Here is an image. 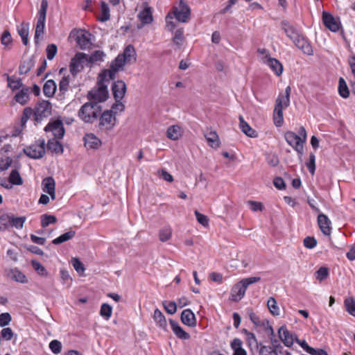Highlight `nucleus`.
I'll list each match as a JSON object with an SVG mask.
<instances>
[{
  "label": "nucleus",
  "mask_w": 355,
  "mask_h": 355,
  "mask_svg": "<svg viewBox=\"0 0 355 355\" xmlns=\"http://www.w3.org/2000/svg\"><path fill=\"white\" fill-rule=\"evenodd\" d=\"M291 87L288 86L284 94H279L275 101L273 112V120L277 127H280L284 123L283 110L290 105Z\"/></svg>",
  "instance_id": "1"
},
{
  "label": "nucleus",
  "mask_w": 355,
  "mask_h": 355,
  "mask_svg": "<svg viewBox=\"0 0 355 355\" xmlns=\"http://www.w3.org/2000/svg\"><path fill=\"white\" fill-rule=\"evenodd\" d=\"M298 134L288 131L284 135L287 144L291 146L301 156L304 151V144L306 140V132L304 127H300Z\"/></svg>",
  "instance_id": "2"
},
{
  "label": "nucleus",
  "mask_w": 355,
  "mask_h": 355,
  "mask_svg": "<svg viewBox=\"0 0 355 355\" xmlns=\"http://www.w3.org/2000/svg\"><path fill=\"white\" fill-rule=\"evenodd\" d=\"M260 280V277H249L242 279L232 287L230 297V300L234 302L240 301L244 297L248 287L251 284L259 282Z\"/></svg>",
  "instance_id": "3"
},
{
  "label": "nucleus",
  "mask_w": 355,
  "mask_h": 355,
  "mask_svg": "<svg viewBox=\"0 0 355 355\" xmlns=\"http://www.w3.org/2000/svg\"><path fill=\"white\" fill-rule=\"evenodd\" d=\"M101 107L96 103H86L78 112L79 118L85 123H92L101 114Z\"/></svg>",
  "instance_id": "4"
},
{
  "label": "nucleus",
  "mask_w": 355,
  "mask_h": 355,
  "mask_svg": "<svg viewBox=\"0 0 355 355\" xmlns=\"http://www.w3.org/2000/svg\"><path fill=\"white\" fill-rule=\"evenodd\" d=\"M47 8V1L46 0H43L41 3L40 9L37 14V20L35 32V43H38L40 42V40L42 37L44 33Z\"/></svg>",
  "instance_id": "5"
},
{
  "label": "nucleus",
  "mask_w": 355,
  "mask_h": 355,
  "mask_svg": "<svg viewBox=\"0 0 355 355\" xmlns=\"http://www.w3.org/2000/svg\"><path fill=\"white\" fill-rule=\"evenodd\" d=\"M52 105L48 101H42L38 102L33 110V119L37 123H41L51 114Z\"/></svg>",
  "instance_id": "6"
},
{
  "label": "nucleus",
  "mask_w": 355,
  "mask_h": 355,
  "mask_svg": "<svg viewBox=\"0 0 355 355\" xmlns=\"http://www.w3.org/2000/svg\"><path fill=\"white\" fill-rule=\"evenodd\" d=\"M258 53L261 55L262 62L266 64L277 76L283 72V65L277 59L270 58L266 49H259Z\"/></svg>",
  "instance_id": "7"
},
{
  "label": "nucleus",
  "mask_w": 355,
  "mask_h": 355,
  "mask_svg": "<svg viewBox=\"0 0 355 355\" xmlns=\"http://www.w3.org/2000/svg\"><path fill=\"white\" fill-rule=\"evenodd\" d=\"M85 67H89L87 64V55L85 53H77L71 60L69 64L70 73L76 76Z\"/></svg>",
  "instance_id": "8"
},
{
  "label": "nucleus",
  "mask_w": 355,
  "mask_h": 355,
  "mask_svg": "<svg viewBox=\"0 0 355 355\" xmlns=\"http://www.w3.org/2000/svg\"><path fill=\"white\" fill-rule=\"evenodd\" d=\"M25 154L33 159H39L44 156L45 153V140L39 139L31 146L24 149Z\"/></svg>",
  "instance_id": "9"
},
{
  "label": "nucleus",
  "mask_w": 355,
  "mask_h": 355,
  "mask_svg": "<svg viewBox=\"0 0 355 355\" xmlns=\"http://www.w3.org/2000/svg\"><path fill=\"white\" fill-rule=\"evenodd\" d=\"M44 131L55 139H62L65 132L63 123L60 120L49 122L44 128Z\"/></svg>",
  "instance_id": "10"
},
{
  "label": "nucleus",
  "mask_w": 355,
  "mask_h": 355,
  "mask_svg": "<svg viewBox=\"0 0 355 355\" xmlns=\"http://www.w3.org/2000/svg\"><path fill=\"white\" fill-rule=\"evenodd\" d=\"M116 123V116L112 110L105 111L100 117L99 125L106 130H112Z\"/></svg>",
  "instance_id": "11"
},
{
  "label": "nucleus",
  "mask_w": 355,
  "mask_h": 355,
  "mask_svg": "<svg viewBox=\"0 0 355 355\" xmlns=\"http://www.w3.org/2000/svg\"><path fill=\"white\" fill-rule=\"evenodd\" d=\"M278 337L286 347H291L297 340L295 334L291 332L286 325L280 327L278 329Z\"/></svg>",
  "instance_id": "12"
},
{
  "label": "nucleus",
  "mask_w": 355,
  "mask_h": 355,
  "mask_svg": "<svg viewBox=\"0 0 355 355\" xmlns=\"http://www.w3.org/2000/svg\"><path fill=\"white\" fill-rule=\"evenodd\" d=\"M173 15L180 22H186L190 15V8L183 1H180L178 5L173 8Z\"/></svg>",
  "instance_id": "13"
},
{
  "label": "nucleus",
  "mask_w": 355,
  "mask_h": 355,
  "mask_svg": "<svg viewBox=\"0 0 355 355\" xmlns=\"http://www.w3.org/2000/svg\"><path fill=\"white\" fill-rule=\"evenodd\" d=\"M88 98L96 102H103L108 98L107 87L101 85L97 88H94L88 93Z\"/></svg>",
  "instance_id": "14"
},
{
  "label": "nucleus",
  "mask_w": 355,
  "mask_h": 355,
  "mask_svg": "<svg viewBox=\"0 0 355 355\" xmlns=\"http://www.w3.org/2000/svg\"><path fill=\"white\" fill-rule=\"evenodd\" d=\"M322 21L324 26L332 32H337L340 28L339 18L334 17L328 12H322Z\"/></svg>",
  "instance_id": "15"
},
{
  "label": "nucleus",
  "mask_w": 355,
  "mask_h": 355,
  "mask_svg": "<svg viewBox=\"0 0 355 355\" xmlns=\"http://www.w3.org/2000/svg\"><path fill=\"white\" fill-rule=\"evenodd\" d=\"M291 40L304 54L308 55H312L313 54L312 46L302 35L298 33Z\"/></svg>",
  "instance_id": "16"
},
{
  "label": "nucleus",
  "mask_w": 355,
  "mask_h": 355,
  "mask_svg": "<svg viewBox=\"0 0 355 355\" xmlns=\"http://www.w3.org/2000/svg\"><path fill=\"white\" fill-rule=\"evenodd\" d=\"M75 40L78 46L83 49H87L91 44V34L85 30H78L73 33Z\"/></svg>",
  "instance_id": "17"
},
{
  "label": "nucleus",
  "mask_w": 355,
  "mask_h": 355,
  "mask_svg": "<svg viewBox=\"0 0 355 355\" xmlns=\"http://www.w3.org/2000/svg\"><path fill=\"white\" fill-rule=\"evenodd\" d=\"M138 18L142 26L147 24H150L153 22V9L148 6L147 3H144V8L139 12Z\"/></svg>",
  "instance_id": "18"
},
{
  "label": "nucleus",
  "mask_w": 355,
  "mask_h": 355,
  "mask_svg": "<svg viewBox=\"0 0 355 355\" xmlns=\"http://www.w3.org/2000/svg\"><path fill=\"white\" fill-rule=\"evenodd\" d=\"M318 224L321 232L325 236H330L331 234V222L328 216L324 214L318 216Z\"/></svg>",
  "instance_id": "19"
},
{
  "label": "nucleus",
  "mask_w": 355,
  "mask_h": 355,
  "mask_svg": "<svg viewBox=\"0 0 355 355\" xmlns=\"http://www.w3.org/2000/svg\"><path fill=\"white\" fill-rule=\"evenodd\" d=\"M6 276L16 282L26 284L28 282L26 276L18 268H7L5 270Z\"/></svg>",
  "instance_id": "20"
},
{
  "label": "nucleus",
  "mask_w": 355,
  "mask_h": 355,
  "mask_svg": "<svg viewBox=\"0 0 355 355\" xmlns=\"http://www.w3.org/2000/svg\"><path fill=\"white\" fill-rule=\"evenodd\" d=\"M84 145L88 150H96L102 144L101 139L93 133H87L84 138Z\"/></svg>",
  "instance_id": "21"
},
{
  "label": "nucleus",
  "mask_w": 355,
  "mask_h": 355,
  "mask_svg": "<svg viewBox=\"0 0 355 355\" xmlns=\"http://www.w3.org/2000/svg\"><path fill=\"white\" fill-rule=\"evenodd\" d=\"M42 188L44 193L50 196L51 200H54L55 199V182L53 178H44L42 182Z\"/></svg>",
  "instance_id": "22"
},
{
  "label": "nucleus",
  "mask_w": 355,
  "mask_h": 355,
  "mask_svg": "<svg viewBox=\"0 0 355 355\" xmlns=\"http://www.w3.org/2000/svg\"><path fill=\"white\" fill-rule=\"evenodd\" d=\"M249 318L256 328L268 329L271 331L272 334L273 333V329L270 325L269 321L265 319L261 320L259 315H257L252 310L249 312Z\"/></svg>",
  "instance_id": "23"
},
{
  "label": "nucleus",
  "mask_w": 355,
  "mask_h": 355,
  "mask_svg": "<svg viewBox=\"0 0 355 355\" xmlns=\"http://www.w3.org/2000/svg\"><path fill=\"white\" fill-rule=\"evenodd\" d=\"M126 85L122 80L115 81L112 86V91L115 100L123 99L126 93Z\"/></svg>",
  "instance_id": "24"
},
{
  "label": "nucleus",
  "mask_w": 355,
  "mask_h": 355,
  "mask_svg": "<svg viewBox=\"0 0 355 355\" xmlns=\"http://www.w3.org/2000/svg\"><path fill=\"white\" fill-rule=\"evenodd\" d=\"M119 55H121V58L126 62V64L133 63L137 60V53L135 47L129 44L128 45L123 52Z\"/></svg>",
  "instance_id": "25"
},
{
  "label": "nucleus",
  "mask_w": 355,
  "mask_h": 355,
  "mask_svg": "<svg viewBox=\"0 0 355 355\" xmlns=\"http://www.w3.org/2000/svg\"><path fill=\"white\" fill-rule=\"evenodd\" d=\"M181 320L187 326L191 327L196 326V318L191 309H185L182 312Z\"/></svg>",
  "instance_id": "26"
},
{
  "label": "nucleus",
  "mask_w": 355,
  "mask_h": 355,
  "mask_svg": "<svg viewBox=\"0 0 355 355\" xmlns=\"http://www.w3.org/2000/svg\"><path fill=\"white\" fill-rule=\"evenodd\" d=\"M204 136L209 147L212 148H218L220 147L221 143L216 131L209 130L205 133Z\"/></svg>",
  "instance_id": "27"
},
{
  "label": "nucleus",
  "mask_w": 355,
  "mask_h": 355,
  "mask_svg": "<svg viewBox=\"0 0 355 355\" xmlns=\"http://www.w3.org/2000/svg\"><path fill=\"white\" fill-rule=\"evenodd\" d=\"M105 55V53L103 51H95L89 56L87 55V64L89 67L99 64L104 61Z\"/></svg>",
  "instance_id": "28"
},
{
  "label": "nucleus",
  "mask_w": 355,
  "mask_h": 355,
  "mask_svg": "<svg viewBox=\"0 0 355 355\" xmlns=\"http://www.w3.org/2000/svg\"><path fill=\"white\" fill-rule=\"evenodd\" d=\"M183 135V129L179 125H172L166 130L167 137L173 141L180 139Z\"/></svg>",
  "instance_id": "29"
},
{
  "label": "nucleus",
  "mask_w": 355,
  "mask_h": 355,
  "mask_svg": "<svg viewBox=\"0 0 355 355\" xmlns=\"http://www.w3.org/2000/svg\"><path fill=\"white\" fill-rule=\"evenodd\" d=\"M230 348L232 351V355H247V352L243 347V341L240 338H234L230 343Z\"/></svg>",
  "instance_id": "30"
},
{
  "label": "nucleus",
  "mask_w": 355,
  "mask_h": 355,
  "mask_svg": "<svg viewBox=\"0 0 355 355\" xmlns=\"http://www.w3.org/2000/svg\"><path fill=\"white\" fill-rule=\"evenodd\" d=\"M153 318V320H154L156 325L159 329H162L164 331H167L166 319L165 316L164 315V314L162 313V312L159 309H155Z\"/></svg>",
  "instance_id": "31"
},
{
  "label": "nucleus",
  "mask_w": 355,
  "mask_h": 355,
  "mask_svg": "<svg viewBox=\"0 0 355 355\" xmlns=\"http://www.w3.org/2000/svg\"><path fill=\"white\" fill-rule=\"evenodd\" d=\"M239 128L242 132L246 136L255 138L257 137V132L246 122L242 116H239Z\"/></svg>",
  "instance_id": "32"
},
{
  "label": "nucleus",
  "mask_w": 355,
  "mask_h": 355,
  "mask_svg": "<svg viewBox=\"0 0 355 355\" xmlns=\"http://www.w3.org/2000/svg\"><path fill=\"white\" fill-rule=\"evenodd\" d=\"M172 330L175 335L182 340H188L190 338V336L188 333H187L178 324V322L175 320H169Z\"/></svg>",
  "instance_id": "33"
},
{
  "label": "nucleus",
  "mask_w": 355,
  "mask_h": 355,
  "mask_svg": "<svg viewBox=\"0 0 355 355\" xmlns=\"http://www.w3.org/2000/svg\"><path fill=\"white\" fill-rule=\"evenodd\" d=\"M241 333L245 336V342L250 349L258 347V341L253 333L246 329H243Z\"/></svg>",
  "instance_id": "34"
},
{
  "label": "nucleus",
  "mask_w": 355,
  "mask_h": 355,
  "mask_svg": "<svg viewBox=\"0 0 355 355\" xmlns=\"http://www.w3.org/2000/svg\"><path fill=\"white\" fill-rule=\"evenodd\" d=\"M29 28L30 24L28 22H23L17 26V32L24 45H27L28 43Z\"/></svg>",
  "instance_id": "35"
},
{
  "label": "nucleus",
  "mask_w": 355,
  "mask_h": 355,
  "mask_svg": "<svg viewBox=\"0 0 355 355\" xmlns=\"http://www.w3.org/2000/svg\"><path fill=\"white\" fill-rule=\"evenodd\" d=\"M57 85L54 80H48L44 85L43 92L47 97H52L55 93Z\"/></svg>",
  "instance_id": "36"
},
{
  "label": "nucleus",
  "mask_w": 355,
  "mask_h": 355,
  "mask_svg": "<svg viewBox=\"0 0 355 355\" xmlns=\"http://www.w3.org/2000/svg\"><path fill=\"white\" fill-rule=\"evenodd\" d=\"M15 101L21 105L26 104L29 101L28 89L22 88L15 96Z\"/></svg>",
  "instance_id": "37"
},
{
  "label": "nucleus",
  "mask_w": 355,
  "mask_h": 355,
  "mask_svg": "<svg viewBox=\"0 0 355 355\" xmlns=\"http://www.w3.org/2000/svg\"><path fill=\"white\" fill-rule=\"evenodd\" d=\"M126 64V62L121 58V55H119L110 64V69L115 73H117L119 71L123 70V67Z\"/></svg>",
  "instance_id": "38"
},
{
  "label": "nucleus",
  "mask_w": 355,
  "mask_h": 355,
  "mask_svg": "<svg viewBox=\"0 0 355 355\" xmlns=\"http://www.w3.org/2000/svg\"><path fill=\"white\" fill-rule=\"evenodd\" d=\"M48 148L55 154H62L64 148L62 145L57 140L53 139H49L47 144Z\"/></svg>",
  "instance_id": "39"
},
{
  "label": "nucleus",
  "mask_w": 355,
  "mask_h": 355,
  "mask_svg": "<svg viewBox=\"0 0 355 355\" xmlns=\"http://www.w3.org/2000/svg\"><path fill=\"white\" fill-rule=\"evenodd\" d=\"M267 306L270 313L275 316L280 315V310L277 305L276 300L273 297H270L267 301Z\"/></svg>",
  "instance_id": "40"
},
{
  "label": "nucleus",
  "mask_w": 355,
  "mask_h": 355,
  "mask_svg": "<svg viewBox=\"0 0 355 355\" xmlns=\"http://www.w3.org/2000/svg\"><path fill=\"white\" fill-rule=\"evenodd\" d=\"M8 178L12 187L20 186L23 184V179L17 170H12L8 176Z\"/></svg>",
  "instance_id": "41"
},
{
  "label": "nucleus",
  "mask_w": 355,
  "mask_h": 355,
  "mask_svg": "<svg viewBox=\"0 0 355 355\" xmlns=\"http://www.w3.org/2000/svg\"><path fill=\"white\" fill-rule=\"evenodd\" d=\"M75 235L76 232L71 230L55 238V239L53 240L52 243L55 245H58L64 242H66L69 240H71L75 236Z\"/></svg>",
  "instance_id": "42"
},
{
  "label": "nucleus",
  "mask_w": 355,
  "mask_h": 355,
  "mask_svg": "<svg viewBox=\"0 0 355 355\" xmlns=\"http://www.w3.org/2000/svg\"><path fill=\"white\" fill-rule=\"evenodd\" d=\"M338 93L343 98H347L349 96V90L343 78H340L338 81Z\"/></svg>",
  "instance_id": "43"
},
{
  "label": "nucleus",
  "mask_w": 355,
  "mask_h": 355,
  "mask_svg": "<svg viewBox=\"0 0 355 355\" xmlns=\"http://www.w3.org/2000/svg\"><path fill=\"white\" fill-rule=\"evenodd\" d=\"M7 80L8 87L13 91L24 88L20 78L8 76Z\"/></svg>",
  "instance_id": "44"
},
{
  "label": "nucleus",
  "mask_w": 355,
  "mask_h": 355,
  "mask_svg": "<svg viewBox=\"0 0 355 355\" xmlns=\"http://www.w3.org/2000/svg\"><path fill=\"white\" fill-rule=\"evenodd\" d=\"M172 236V229L169 226H165L159 231V239L162 242H166Z\"/></svg>",
  "instance_id": "45"
},
{
  "label": "nucleus",
  "mask_w": 355,
  "mask_h": 355,
  "mask_svg": "<svg viewBox=\"0 0 355 355\" xmlns=\"http://www.w3.org/2000/svg\"><path fill=\"white\" fill-rule=\"evenodd\" d=\"M60 279L62 284L66 286L67 288H70L73 283V279L70 276L69 272L65 269H60Z\"/></svg>",
  "instance_id": "46"
},
{
  "label": "nucleus",
  "mask_w": 355,
  "mask_h": 355,
  "mask_svg": "<svg viewBox=\"0 0 355 355\" xmlns=\"http://www.w3.org/2000/svg\"><path fill=\"white\" fill-rule=\"evenodd\" d=\"M116 74V73H114L111 69H105L102 71L98 76L99 81L101 83V85H103L104 82L114 79Z\"/></svg>",
  "instance_id": "47"
},
{
  "label": "nucleus",
  "mask_w": 355,
  "mask_h": 355,
  "mask_svg": "<svg viewBox=\"0 0 355 355\" xmlns=\"http://www.w3.org/2000/svg\"><path fill=\"white\" fill-rule=\"evenodd\" d=\"M12 214H3L0 216V231H5L11 225Z\"/></svg>",
  "instance_id": "48"
},
{
  "label": "nucleus",
  "mask_w": 355,
  "mask_h": 355,
  "mask_svg": "<svg viewBox=\"0 0 355 355\" xmlns=\"http://www.w3.org/2000/svg\"><path fill=\"white\" fill-rule=\"evenodd\" d=\"M1 43L6 49H10L12 44V38L8 31H4L1 37Z\"/></svg>",
  "instance_id": "49"
},
{
  "label": "nucleus",
  "mask_w": 355,
  "mask_h": 355,
  "mask_svg": "<svg viewBox=\"0 0 355 355\" xmlns=\"http://www.w3.org/2000/svg\"><path fill=\"white\" fill-rule=\"evenodd\" d=\"M112 314V307L107 303L103 304L100 309L101 316L105 320H108L111 318Z\"/></svg>",
  "instance_id": "50"
},
{
  "label": "nucleus",
  "mask_w": 355,
  "mask_h": 355,
  "mask_svg": "<svg viewBox=\"0 0 355 355\" xmlns=\"http://www.w3.org/2000/svg\"><path fill=\"white\" fill-rule=\"evenodd\" d=\"M26 220V218L25 216L16 217L12 214L10 226L14 227L17 230H21L23 228Z\"/></svg>",
  "instance_id": "51"
},
{
  "label": "nucleus",
  "mask_w": 355,
  "mask_h": 355,
  "mask_svg": "<svg viewBox=\"0 0 355 355\" xmlns=\"http://www.w3.org/2000/svg\"><path fill=\"white\" fill-rule=\"evenodd\" d=\"M31 265L39 275L42 277H47L49 275L46 269L39 261L33 260L31 261Z\"/></svg>",
  "instance_id": "52"
},
{
  "label": "nucleus",
  "mask_w": 355,
  "mask_h": 355,
  "mask_svg": "<svg viewBox=\"0 0 355 355\" xmlns=\"http://www.w3.org/2000/svg\"><path fill=\"white\" fill-rule=\"evenodd\" d=\"M110 8L106 3L102 1L101 3V16L99 20L106 21L110 19Z\"/></svg>",
  "instance_id": "53"
},
{
  "label": "nucleus",
  "mask_w": 355,
  "mask_h": 355,
  "mask_svg": "<svg viewBox=\"0 0 355 355\" xmlns=\"http://www.w3.org/2000/svg\"><path fill=\"white\" fill-rule=\"evenodd\" d=\"M344 303L347 313L355 317V299L352 297L347 298Z\"/></svg>",
  "instance_id": "54"
},
{
  "label": "nucleus",
  "mask_w": 355,
  "mask_h": 355,
  "mask_svg": "<svg viewBox=\"0 0 355 355\" xmlns=\"http://www.w3.org/2000/svg\"><path fill=\"white\" fill-rule=\"evenodd\" d=\"M282 28L284 29L286 35L291 40H292L295 36H296L298 34V33L293 28V27L287 22L282 23Z\"/></svg>",
  "instance_id": "55"
},
{
  "label": "nucleus",
  "mask_w": 355,
  "mask_h": 355,
  "mask_svg": "<svg viewBox=\"0 0 355 355\" xmlns=\"http://www.w3.org/2000/svg\"><path fill=\"white\" fill-rule=\"evenodd\" d=\"M56 221V218L53 215L44 214L41 217V225L43 227H46L50 224L55 223Z\"/></svg>",
  "instance_id": "56"
},
{
  "label": "nucleus",
  "mask_w": 355,
  "mask_h": 355,
  "mask_svg": "<svg viewBox=\"0 0 355 355\" xmlns=\"http://www.w3.org/2000/svg\"><path fill=\"white\" fill-rule=\"evenodd\" d=\"M46 58L48 60H53L58 53V47L54 44L47 45L46 48Z\"/></svg>",
  "instance_id": "57"
},
{
  "label": "nucleus",
  "mask_w": 355,
  "mask_h": 355,
  "mask_svg": "<svg viewBox=\"0 0 355 355\" xmlns=\"http://www.w3.org/2000/svg\"><path fill=\"white\" fill-rule=\"evenodd\" d=\"M163 306L166 311L171 315L174 314L177 311V304L175 302L164 301Z\"/></svg>",
  "instance_id": "58"
},
{
  "label": "nucleus",
  "mask_w": 355,
  "mask_h": 355,
  "mask_svg": "<svg viewBox=\"0 0 355 355\" xmlns=\"http://www.w3.org/2000/svg\"><path fill=\"white\" fill-rule=\"evenodd\" d=\"M157 175L162 178L163 180H164L167 182H173V175L169 173L166 169H160L157 171Z\"/></svg>",
  "instance_id": "59"
},
{
  "label": "nucleus",
  "mask_w": 355,
  "mask_h": 355,
  "mask_svg": "<svg viewBox=\"0 0 355 355\" xmlns=\"http://www.w3.org/2000/svg\"><path fill=\"white\" fill-rule=\"evenodd\" d=\"M1 336L5 340H10L15 336V333L10 327H4L1 331Z\"/></svg>",
  "instance_id": "60"
},
{
  "label": "nucleus",
  "mask_w": 355,
  "mask_h": 355,
  "mask_svg": "<svg viewBox=\"0 0 355 355\" xmlns=\"http://www.w3.org/2000/svg\"><path fill=\"white\" fill-rule=\"evenodd\" d=\"M195 216L198 222L203 227H207L209 226V219L207 216L200 213L198 211H195Z\"/></svg>",
  "instance_id": "61"
},
{
  "label": "nucleus",
  "mask_w": 355,
  "mask_h": 355,
  "mask_svg": "<svg viewBox=\"0 0 355 355\" xmlns=\"http://www.w3.org/2000/svg\"><path fill=\"white\" fill-rule=\"evenodd\" d=\"M329 275L328 268L326 267H320L315 272V277L319 281L325 279Z\"/></svg>",
  "instance_id": "62"
},
{
  "label": "nucleus",
  "mask_w": 355,
  "mask_h": 355,
  "mask_svg": "<svg viewBox=\"0 0 355 355\" xmlns=\"http://www.w3.org/2000/svg\"><path fill=\"white\" fill-rule=\"evenodd\" d=\"M49 348L53 354H58L62 350V344L59 340H53L50 342Z\"/></svg>",
  "instance_id": "63"
},
{
  "label": "nucleus",
  "mask_w": 355,
  "mask_h": 355,
  "mask_svg": "<svg viewBox=\"0 0 355 355\" xmlns=\"http://www.w3.org/2000/svg\"><path fill=\"white\" fill-rule=\"evenodd\" d=\"M71 263L78 273H83L85 270V268L83 266L82 262L76 257H73L71 259Z\"/></svg>",
  "instance_id": "64"
}]
</instances>
